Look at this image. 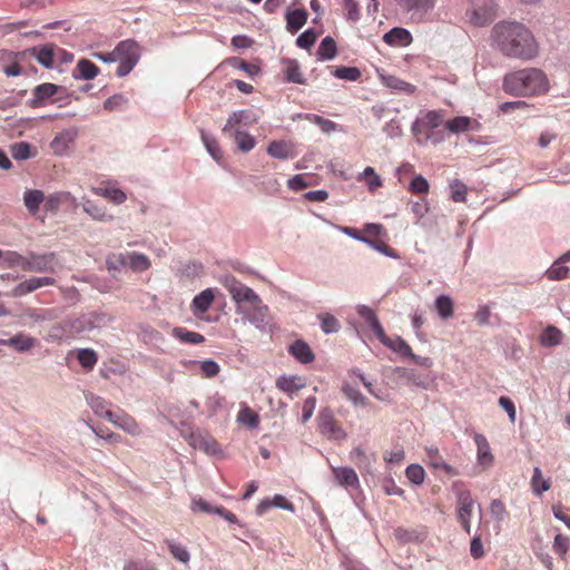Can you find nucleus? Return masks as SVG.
Segmentation results:
<instances>
[{
    "mask_svg": "<svg viewBox=\"0 0 570 570\" xmlns=\"http://www.w3.org/2000/svg\"><path fill=\"white\" fill-rule=\"evenodd\" d=\"M491 37L495 48L509 58L531 60L539 52L534 36L520 22L501 21L492 28Z\"/></svg>",
    "mask_w": 570,
    "mask_h": 570,
    "instance_id": "nucleus-1",
    "label": "nucleus"
},
{
    "mask_svg": "<svg viewBox=\"0 0 570 570\" xmlns=\"http://www.w3.org/2000/svg\"><path fill=\"white\" fill-rule=\"evenodd\" d=\"M399 10L414 22H423L435 7V0H394Z\"/></svg>",
    "mask_w": 570,
    "mask_h": 570,
    "instance_id": "nucleus-8",
    "label": "nucleus"
},
{
    "mask_svg": "<svg viewBox=\"0 0 570 570\" xmlns=\"http://www.w3.org/2000/svg\"><path fill=\"white\" fill-rule=\"evenodd\" d=\"M435 307L439 315L443 320H448L453 316V301L448 295H441L435 299Z\"/></svg>",
    "mask_w": 570,
    "mask_h": 570,
    "instance_id": "nucleus-43",
    "label": "nucleus"
},
{
    "mask_svg": "<svg viewBox=\"0 0 570 570\" xmlns=\"http://www.w3.org/2000/svg\"><path fill=\"white\" fill-rule=\"evenodd\" d=\"M337 55V47L335 40L327 36L325 37L317 49V56L321 60H331Z\"/></svg>",
    "mask_w": 570,
    "mask_h": 570,
    "instance_id": "nucleus-39",
    "label": "nucleus"
},
{
    "mask_svg": "<svg viewBox=\"0 0 570 570\" xmlns=\"http://www.w3.org/2000/svg\"><path fill=\"white\" fill-rule=\"evenodd\" d=\"M284 63V77L286 81L294 83H304V78L301 72L299 63L294 59H286Z\"/></svg>",
    "mask_w": 570,
    "mask_h": 570,
    "instance_id": "nucleus-32",
    "label": "nucleus"
},
{
    "mask_svg": "<svg viewBox=\"0 0 570 570\" xmlns=\"http://www.w3.org/2000/svg\"><path fill=\"white\" fill-rule=\"evenodd\" d=\"M291 354L301 363L307 364L314 360L311 347L303 341H296L289 347Z\"/></svg>",
    "mask_w": 570,
    "mask_h": 570,
    "instance_id": "nucleus-31",
    "label": "nucleus"
},
{
    "mask_svg": "<svg viewBox=\"0 0 570 570\" xmlns=\"http://www.w3.org/2000/svg\"><path fill=\"white\" fill-rule=\"evenodd\" d=\"M456 494V517L461 527L466 533L471 532V515L474 507V500L470 490L465 489L463 484L454 483Z\"/></svg>",
    "mask_w": 570,
    "mask_h": 570,
    "instance_id": "nucleus-7",
    "label": "nucleus"
},
{
    "mask_svg": "<svg viewBox=\"0 0 570 570\" xmlns=\"http://www.w3.org/2000/svg\"><path fill=\"white\" fill-rule=\"evenodd\" d=\"M32 259V272L36 273H53L56 269V255L53 253L49 254H33L31 253Z\"/></svg>",
    "mask_w": 570,
    "mask_h": 570,
    "instance_id": "nucleus-21",
    "label": "nucleus"
},
{
    "mask_svg": "<svg viewBox=\"0 0 570 570\" xmlns=\"http://www.w3.org/2000/svg\"><path fill=\"white\" fill-rule=\"evenodd\" d=\"M189 444L199 451L205 452L209 455H219L222 454V449L218 442L214 436L208 433L203 432H191L188 436Z\"/></svg>",
    "mask_w": 570,
    "mask_h": 570,
    "instance_id": "nucleus-11",
    "label": "nucleus"
},
{
    "mask_svg": "<svg viewBox=\"0 0 570 570\" xmlns=\"http://www.w3.org/2000/svg\"><path fill=\"white\" fill-rule=\"evenodd\" d=\"M140 58V48L134 40H124L116 46V62H119L116 73L118 77L127 76Z\"/></svg>",
    "mask_w": 570,
    "mask_h": 570,
    "instance_id": "nucleus-5",
    "label": "nucleus"
},
{
    "mask_svg": "<svg viewBox=\"0 0 570 570\" xmlns=\"http://www.w3.org/2000/svg\"><path fill=\"white\" fill-rule=\"evenodd\" d=\"M281 508L283 510H287L291 512L295 511L294 504L288 501L284 495L276 494L273 499H265L258 503L256 507V513L258 515H263L266 513L271 508Z\"/></svg>",
    "mask_w": 570,
    "mask_h": 570,
    "instance_id": "nucleus-19",
    "label": "nucleus"
},
{
    "mask_svg": "<svg viewBox=\"0 0 570 570\" xmlns=\"http://www.w3.org/2000/svg\"><path fill=\"white\" fill-rule=\"evenodd\" d=\"M173 335L180 342L188 344H200L205 341V337L202 334L187 331L183 327H175L173 330Z\"/></svg>",
    "mask_w": 570,
    "mask_h": 570,
    "instance_id": "nucleus-40",
    "label": "nucleus"
},
{
    "mask_svg": "<svg viewBox=\"0 0 570 570\" xmlns=\"http://www.w3.org/2000/svg\"><path fill=\"white\" fill-rule=\"evenodd\" d=\"M58 47L53 43H46L42 46H36L20 52V56H27L35 58L40 65L46 68H52L55 59L57 58Z\"/></svg>",
    "mask_w": 570,
    "mask_h": 570,
    "instance_id": "nucleus-10",
    "label": "nucleus"
},
{
    "mask_svg": "<svg viewBox=\"0 0 570 570\" xmlns=\"http://www.w3.org/2000/svg\"><path fill=\"white\" fill-rule=\"evenodd\" d=\"M216 295V289L206 288L196 295L191 302V312L196 317H202L212 306Z\"/></svg>",
    "mask_w": 570,
    "mask_h": 570,
    "instance_id": "nucleus-15",
    "label": "nucleus"
},
{
    "mask_svg": "<svg viewBox=\"0 0 570 570\" xmlns=\"http://www.w3.org/2000/svg\"><path fill=\"white\" fill-rule=\"evenodd\" d=\"M220 284L228 291L232 299L236 303L237 313L247 317L257 327L266 322L268 306L263 303L259 295L250 287L233 275L222 277Z\"/></svg>",
    "mask_w": 570,
    "mask_h": 570,
    "instance_id": "nucleus-2",
    "label": "nucleus"
},
{
    "mask_svg": "<svg viewBox=\"0 0 570 570\" xmlns=\"http://www.w3.org/2000/svg\"><path fill=\"white\" fill-rule=\"evenodd\" d=\"M384 41L389 45H409L411 41V33L403 28H393L384 35Z\"/></svg>",
    "mask_w": 570,
    "mask_h": 570,
    "instance_id": "nucleus-35",
    "label": "nucleus"
},
{
    "mask_svg": "<svg viewBox=\"0 0 570 570\" xmlns=\"http://www.w3.org/2000/svg\"><path fill=\"white\" fill-rule=\"evenodd\" d=\"M450 189H451V199L454 203H464L465 202L468 188L462 181H460L458 179L453 180L450 184Z\"/></svg>",
    "mask_w": 570,
    "mask_h": 570,
    "instance_id": "nucleus-56",
    "label": "nucleus"
},
{
    "mask_svg": "<svg viewBox=\"0 0 570 570\" xmlns=\"http://www.w3.org/2000/svg\"><path fill=\"white\" fill-rule=\"evenodd\" d=\"M321 321L322 331L326 334L336 333L340 330V323L336 317L330 313H322L318 315Z\"/></svg>",
    "mask_w": 570,
    "mask_h": 570,
    "instance_id": "nucleus-51",
    "label": "nucleus"
},
{
    "mask_svg": "<svg viewBox=\"0 0 570 570\" xmlns=\"http://www.w3.org/2000/svg\"><path fill=\"white\" fill-rule=\"evenodd\" d=\"M202 139H203L204 145L206 146L207 151L210 154V156L216 161H219L223 158V151H222L217 140L215 138L207 136L204 131H202Z\"/></svg>",
    "mask_w": 570,
    "mask_h": 570,
    "instance_id": "nucleus-53",
    "label": "nucleus"
},
{
    "mask_svg": "<svg viewBox=\"0 0 570 570\" xmlns=\"http://www.w3.org/2000/svg\"><path fill=\"white\" fill-rule=\"evenodd\" d=\"M59 90V87L55 83L46 82L37 86L32 91V99L30 100V107L39 108L42 107L46 101L55 96Z\"/></svg>",
    "mask_w": 570,
    "mask_h": 570,
    "instance_id": "nucleus-17",
    "label": "nucleus"
},
{
    "mask_svg": "<svg viewBox=\"0 0 570 570\" xmlns=\"http://www.w3.org/2000/svg\"><path fill=\"white\" fill-rule=\"evenodd\" d=\"M569 267L564 266V264L557 259L546 272V275L550 281H561L569 276Z\"/></svg>",
    "mask_w": 570,
    "mask_h": 570,
    "instance_id": "nucleus-48",
    "label": "nucleus"
},
{
    "mask_svg": "<svg viewBox=\"0 0 570 570\" xmlns=\"http://www.w3.org/2000/svg\"><path fill=\"white\" fill-rule=\"evenodd\" d=\"M82 209L95 220L99 222H110L114 219L111 215H108L106 208L96 204L95 202L83 198L82 199Z\"/></svg>",
    "mask_w": 570,
    "mask_h": 570,
    "instance_id": "nucleus-28",
    "label": "nucleus"
},
{
    "mask_svg": "<svg viewBox=\"0 0 570 570\" xmlns=\"http://www.w3.org/2000/svg\"><path fill=\"white\" fill-rule=\"evenodd\" d=\"M552 549L562 560H566V556L570 549V538L560 533L557 534Z\"/></svg>",
    "mask_w": 570,
    "mask_h": 570,
    "instance_id": "nucleus-52",
    "label": "nucleus"
},
{
    "mask_svg": "<svg viewBox=\"0 0 570 570\" xmlns=\"http://www.w3.org/2000/svg\"><path fill=\"white\" fill-rule=\"evenodd\" d=\"M234 139H235L237 147L243 153H248L256 145V141L253 136H250L247 132L240 131L239 129L235 130Z\"/></svg>",
    "mask_w": 570,
    "mask_h": 570,
    "instance_id": "nucleus-47",
    "label": "nucleus"
},
{
    "mask_svg": "<svg viewBox=\"0 0 570 570\" xmlns=\"http://www.w3.org/2000/svg\"><path fill=\"white\" fill-rule=\"evenodd\" d=\"M256 122V117L250 110H238L233 112L224 128L223 132H229L230 130L239 129V126H250Z\"/></svg>",
    "mask_w": 570,
    "mask_h": 570,
    "instance_id": "nucleus-16",
    "label": "nucleus"
},
{
    "mask_svg": "<svg viewBox=\"0 0 570 570\" xmlns=\"http://www.w3.org/2000/svg\"><path fill=\"white\" fill-rule=\"evenodd\" d=\"M503 90L517 97H529L546 94L549 81L546 73L537 68H524L504 76Z\"/></svg>",
    "mask_w": 570,
    "mask_h": 570,
    "instance_id": "nucleus-3",
    "label": "nucleus"
},
{
    "mask_svg": "<svg viewBox=\"0 0 570 570\" xmlns=\"http://www.w3.org/2000/svg\"><path fill=\"white\" fill-rule=\"evenodd\" d=\"M316 39L317 33L314 30L308 29L298 36L296 39V45L299 48L309 49L315 43Z\"/></svg>",
    "mask_w": 570,
    "mask_h": 570,
    "instance_id": "nucleus-62",
    "label": "nucleus"
},
{
    "mask_svg": "<svg viewBox=\"0 0 570 570\" xmlns=\"http://www.w3.org/2000/svg\"><path fill=\"white\" fill-rule=\"evenodd\" d=\"M320 432L328 440L342 441L347 434L338 421L334 417L331 410L325 409L318 415Z\"/></svg>",
    "mask_w": 570,
    "mask_h": 570,
    "instance_id": "nucleus-9",
    "label": "nucleus"
},
{
    "mask_svg": "<svg viewBox=\"0 0 570 570\" xmlns=\"http://www.w3.org/2000/svg\"><path fill=\"white\" fill-rule=\"evenodd\" d=\"M12 157L17 160H24L30 158V145L26 141L16 142L11 147Z\"/></svg>",
    "mask_w": 570,
    "mask_h": 570,
    "instance_id": "nucleus-60",
    "label": "nucleus"
},
{
    "mask_svg": "<svg viewBox=\"0 0 570 570\" xmlns=\"http://www.w3.org/2000/svg\"><path fill=\"white\" fill-rule=\"evenodd\" d=\"M88 402L96 415L101 416L108 421L111 420L115 412L109 409L110 404L105 399L91 395Z\"/></svg>",
    "mask_w": 570,
    "mask_h": 570,
    "instance_id": "nucleus-33",
    "label": "nucleus"
},
{
    "mask_svg": "<svg viewBox=\"0 0 570 570\" xmlns=\"http://www.w3.org/2000/svg\"><path fill=\"white\" fill-rule=\"evenodd\" d=\"M124 570H158L156 566L149 561L137 560L128 562Z\"/></svg>",
    "mask_w": 570,
    "mask_h": 570,
    "instance_id": "nucleus-64",
    "label": "nucleus"
},
{
    "mask_svg": "<svg viewBox=\"0 0 570 570\" xmlns=\"http://www.w3.org/2000/svg\"><path fill=\"white\" fill-rule=\"evenodd\" d=\"M468 16L472 24L476 27L487 26L491 23L495 18L494 4L490 1L489 3L473 8L471 11H469Z\"/></svg>",
    "mask_w": 570,
    "mask_h": 570,
    "instance_id": "nucleus-13",
    "label": "nucleus"
},
{
    "mask_svg": "<svg viewBox=\"0 0 570 570\" xmlns=\"http://www.w3.org/2000/svg\"><path fill=\"white\" fill-rule=\"evenodd\" d=\"M108 269L119 271L122 267H129L134 272H145L150 267L149 258L136 252H126L112 254L107 258Z\"/></svg>",
    "mask_w": 570,
    "mask_h": 570,
    "instance_id": "nucleus-6",
    "label": "nucleus"
},
{
    "mask_svg": "<svg viewBox=\"0 0 570 570\" xmlns=\"http://www.w3.org/2000/svg\"><path fill=\"white\" fill-rule=\"evenodd\" d=\"M562 332L554 327L548 326L540 336V342L543 346H556L561 343Z\"/></svg>",
    "mask_w": 570,
    "mask_h": 570,
    "instance_id": "nucleus-41",
    "label": "nucleus"
},
{
    "mask_svg": "<svg viewBox=\"0 0 570 570\" xmlns=\"http://www.w3.org/2000/svg\"><path fill=\"white\" fill-rule=\"evenodd\" d=\"M237 421L252 429H255L259 424V416L249 406H244L237 414Z\"/></svg>",
    "mask_w": 570,
    "mask_h": 570,
    "instance_id": "nucleus-44",
    "label": "nucleus"
},
{
    "mask_svg": "<svg viewBox=\"0 0 570 570\" xmlns=\"http://www.w3.org/2000/svg\"><path fill=\"white\" fill-rule=\"evenodd\" d=\"M444 125V112L442 110L421 111L412 124L411 131L421 146L429 142L438 145L444 137L441 131H434Z\"/></svg>",
    "mask_w": 570,
    "mask_h": 570,
    "instance_id": "nucleus-4",
    "label": "nucleus"
},
{
    "mask_svg": "<svg viewBox=\"0 0 570 570\" xmlns=\"http://www.w3.org/2000/svg\"><path fill=\"white\" fill-rule=\"evenodd\" d=\"M532 491L537 495H541L543 492L548 491L551 488V483L549 480L543 479L542 472L539 468H534L533 475L531 479Z\"/></svg>",
    "mask_w": 570,
    "mask_h": 570,
    "instance_id": "nucleus-42",
    "label": "nucleus"
},
{
    "mask_svg": "<svg viewBox=\"0 0 570 570\" xmlns=\"http://www.w3.org/2000/svg\"><path fill=\"white\" fill-rule=\"evenodd\" d=\"M92 191L98 196L107 198L108 200H110L111 203H114L116 205H120V204L125 203L127 199L126 194L121 189H118V188L95 187V188H92Z\"/></svg>",
    "mask_w": 570,
    "mask_h": 570,
    "instance_id": "nucleus-38",
    "label": "nucleus"
},
{
    "mask_svg": "<svg viewBox=\"0 0 570 570\" xmlns=\"http://www.w3.org/2000/svg\"><path fill=\"white\" fill-rule=\"evenodd\" d=\"M276 386L285 393L292 394L305 386V382L299 376H281L276 380Z\"/></svg>",
    "mask_w": 570,
    "mask_h": 570,
    "instance_id": "nucleus-30",
    "label": "nucleus"
},
{
    "mask_svg": "<svg viewBox=\"0 0 570 570\" xmlns=\"http://www.w3.org/2000/svg\"><path fill=\"white\" fill-rule=\"evenodd\" d=\"M364 236L371 239H377L386 236V230L383 225L375 223H366L362 229Z\"/></svg>",
    "mask_w": 570,
    "mask_h": 570,
    "instance_id": "nucleus-58",
    "label": "nucleus"
},
{
    "mask_svg": "<svg viewBox=\"0 0 570 570\" xmlns=\"http://www.w3.org/2000/svg\"><path fill=\"white\" fill-rule=\"evenodd\" d=\"M77 358L80 365L85 368L91 370L96 365L98 357L95 351L83 348L78 352Z\"/></svg>",
    "mask_w": 570,
    "mask_h": 570,
    "instance_id": "nucleus-54",
    "label": "nucleus"
},
{
    "mask_svg": "<svg viewBox=\"0 0 570 570\" xmlns=\"http://www.w3.org/2000/svg\"><path fill=\"white\" fill-rule=\"evenodd\" d=\"M473 439L478 449L476 456L479 464L485 468L492 465L494 456L491 452V448L487 438L481 433H475Z\"/></svg>",
    "mask_w": 570,
    "mask_h": 570,
    "instance_id": "nucleus-18",
    "label": "nucleus"
},
{
    "mask_svg": "<svg viewBox=\"0 0 570 570\" xmlns=\"http://www.w3.org/2000/svg\"><path fill=\"white\" fill-rule=\"evenodd\" d=\"M45 202V194L39 189H28L23 194V203L27 210L35 215L38 213L40 205Z\"/></svg>",
    "mask_w": 570,
    "mask_h": 570,
    "instance_id": "nucleus-27",
    "label": "nucleus"
},
{
    "mask_svg": "<svg viewBox=\"0 0 570 570\" xmlns=\"http://www.w3.org/2000/svg\"><path fill=\"white\" fill-rule=\"evenodd\" d=\"M333 474L338 484L343 487L358 485V476L352 468H333Z\"/></svg>",
    "mask_w": 570,
    "mask_h": 570,
    "instance_id": "nucleus-29",
    "label": "nucleus"
},
{
    "mask_svg": "<svg viewBox=\"0 0 570 570\" xmlns=\"http://www.w3.org/2000/svg\"><path fill=\"white\" fill-rule=\"evenodd\" d=\"M109 422L132 436H138L141 434V429L138 422L124 410L119 409L116 411Z\"/></svg>",
    "mask_w": 570,
    "mask_h": 570,
    "instance_id": "nucleus-12",
    "label": "nucleus"
},
{
    "mask_svg": "<svg viewBox=\"0 0 570 570\" xmlns=\"http://www.w3.org/2000/svg\"><path fill=\"white\" fill-rule=\"evenodd\" d=\"M357 180L364 181L371 193L376 191L383 185L381 177L375 173L374 168L370 166L357 176Z\"/></svg>",
    "mask_w": 570,
    "mask_h": 570,
    "instance_id": "nucleus-34",
    "label": "nucleus"
},
{
    "mask_svg": "<svg viewBox=\"0 0 570 570\" xmlns=\"http://www.w3.org/2000/svg\"><path fill=\"white\" fill-rule=\"evenodd\" d=\"M307 20V13L305 10L296 9L287 13L286 24L291 32L298 31Z\"/></svg>",
    "mask_w": 570,
    "mask_h": 570,
    "instance_id": "nucleus-36",
    "label": "nucleus"
},
{
    "mask_svg": "<svg viewBox=\"0 0 570 570\" xmlns=\"http://www.w3.org/2000/svg\"><path fill=\"white\" fill-rule=\"evenodd\" d=\"M380 342L390 350L401 354L402 356L412 355L411 346L400 336L390 337L383 331V335H379Z\"/></svg>",
    "mask_w": 570,
    "mask_h": 570,
    "instance_id": "nucleus-22",
    "label": "nucleus"
},
{
    "mask_svg": "<svg viewBox=\"0 0 570 570\" xmlns=\"http://www.w3.org/2000/svg\"><path fill=\"white\" fill-rule=\"evenodd\" d=\"M406 478L414 484H422L425 478L424 469L419 464H411L405 470Z\"/></svg>",
    "mask_w": 570,
    "mask_h": 570,
    "instance_id": "nucleus-59",
    "label": "nucleus"
},
{
    "mask_svg": "<svg viewBox=\"0 0 570 570\" xmlns=\"http://www.w3.org/2000/svg\"><path fill=\"white\" fill-rule=\"evenodd\" d=\"M99 73V68L88 59H80L77 62L76 69L73 71L75 78L83 79V80H92Z\"/></svg>",
    "mask_w": 570,
    "mask_h": 570,
    "instance_id": "nucleus-25",
    "label": "nucleus"
},
{
    "mask_svg": "<svg viewBox=\"0 0 570 570\" xmlns=\"http://www.w3.org/2000/svg\"><path fill=\"white\" fill-rule=\"evenodd\" d=\"M199 367L203 376L207 379L215 377L220 371L218 363L213 360H205L199 362Z\"/></svg>",
    "mask_w": 570,
    "mask_h": 570,
    "instance_id": "nucleus-61",
    "label": "nucleus"
},
{
    "mask_svg": "<svg viewBox=\"0 0 570 570\" xmlns=\"http://www.w3.org/2000/svg\"><path fill=\"white\" fill-rule=\"evenodd\" d=\"M332 73L338 79L348 81H356L361 78V71L356 67H335Z\"/></svg>",
    "mask_w": 570,
    "mask_h": 570,
    "instance_id": "nucleus-49",
    "label": "nucleus"
},
{
    "mask_svg": "<svg viewBox=\"0 0 570 570\" xmlns=\"http://www.w3.org/2000/svg\"><path fill=\"white\" fill-rule=\"evenodd\" d=\"M365 244L389 257H397L395 249L389 246L384 240L380 238L371 239L367 237Z\"/></svg>",
    "mask_w": 570,
    "mask_h": 570,
    "instance_id": "nucleus-57",
    "label": "nucleus"
},
{
    "mask_svg": "<svg viewBox=\"0 0 570 570\" xmlns=\"http://www.w3.org/2000/svg\"><path fill=\"white\" fill-rule=\"evenodd\" d=\"M168 548L176 560L183 563H187L189 561V552L183 546L176 544L174 542H168Z\"/></svg>",
    "mask_w": 570,
    "mask_h": 570,
    "instance_id": "nucleus-63",
    "label": "nucleus"
},
{
    "mask_svg": "<svg viewBox=\"0 0 570 570\" xmlns=\"http://www.w3.org/2000/svg\"><path fill=\"white\" fill-rule=\"evenodd\" d=\"M357 314L364 320V322L372 328L376 337L383 335L384 328L382 327L374 309L366 305L357 306Z\"/></svg>",
    "mask_w": 570,
    "mask_h": 570,
    "instance_id": "nucleus-26",
    "label": "nucleus"
},
{
    "mask_svg": "<svg viewBox=\"0 0 570 570\" xmlns=\"http://www.w3.org/2000/svg\"><path fill=\"white\" fill-rule=\"evenodd\" d=\"M383 81L386 87H389L392 90H395L397 92H404L407 95H412L416 90L414 85L406 82V81H404L397 77H394V76H386L383 78Z\"/></svg>",
    "mask_w": 570,
    "mask_h": 570,
    "instance_id": "nucleus-37",
    "label": "nucleus"
},
{
    "mask_svg": "<svg viewBox=\"0 0 570 570\" xmlns=\"http://www.w3.org/2000/svg\"><path fill=\"white\" fill-rule=\"evenodd\" d=\"M267 154L277 159H286L289 157V148L285 141L274 140L267 147Z\"/></svg>",
    "mask_w": 570,
    "mask_h": 570,
    "instance_id": "nucleus-46",
    "label": "nucleus"
},
{
    "mask_svg": "<svg viewBox=\"0 0 570 570\" xmlns=\"http://www.w3.org/2000/svg\"><path fill=\"white\" fill-rule=\"evenodd\" d=\"M63 203H76V198L69 191H58L45 197V209L57 213Z\"/></svg>",
    "mask_w": 570,
    "mask_h": 570,
    "instance_id": "nucleus-23",
    "label": "nucleus"
},
{
    "mask_svg": "<svg viewBox=\"0 0 570 570\" xmlns=\"http://www.w3.org/2000/svg\"><path fill=\"white\" fill-rule=\"evenodd\" d=\"M342 392L351 402H353V404L358 405V406L367 405V399L356 387L352 386L350 383L343 384Z\"/></svg>",
    "mask_w": 570,
    "mask_h": 570,
    "instance_id": "nucleus-45",
    "label": "nucleus"
},
{
    "mask_svg": "<svg viewBox=\"0 0 570 570\" xmlns=\"http://www.w3.org/2000/svg\"><path fill=\"white\" fill-rule=\"evenodd\" d=\"M350 459L360 470H368L371 466V460L365 451L358 446L351 451Z\"/></svg>",
    "mask_w": 570,
    "mask_h": 570,
    "instance_id": "nucleus-50",
    "label": "nucleus"
},
{
    "mask_svg": "<svg viewBox=\"0 0 570 570\" xmlns=\"http://www.w3.org/2000/svg\"><path fill=\"white\" fill-rule=\"evenodd\" d=\"M480 124L478 120L466 116H458L444 121V129L451 134H461L471 130H478Z\"/></svg>",
    "mask_w": 570,
    "mask_h": 570,
    "instance_id": "nucleus-14",
    "label": "nucleus"
},
{
    "mask_svg": "<svg viewBox=\"0 0 570 570\" xmlns=\"http://www.w3.org/2000/svg\"><path fill=\"white\" fill-rule=\"evenodd\" d=\"M426 453V463L433 469H441L449 475L458 474L456 470L445 463L443 456L441 455L439 449L436 446H429L425 449Z\"/></svg>",
    "mask_w": 570,
    "mask_h": 570,
    "instance_id": "nucleus-20",
    "label": "nucleus"
},
{
    "mask_svg": "<svg viewBox=\"0 0 570 570\" xmlns=\"http://www.w3.org/2000/svg\"><path fill=\"white\" fill-rule=\"evenodd\" d=\"M0 342L2 345L11 346L18 352L30 351L36 345V338L23 333H19L9 340H0Z\"/></svg>",
    "mask_w": 570,
    "mask_h": 570,
    "instance_id": "nucleus-24",
    "label": "nucleus"
},
{
    "mask_svg": "<svg viewBox=\"0 0 570 570\" xmlns=\"http://www.w3.org/2000/svg\"><path fill=\"white\" fill-rule=\"evenodd\" d=\"M409 190L412 194L426 195L430 190V184L422 175H416L410 183Z\"/></svg>",
    "mask_w": 570,
    "mask_h": 570,
    "instance_id": "nucleus-55",
    "label": "nucleus"
}]
</instances>
